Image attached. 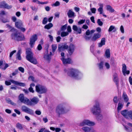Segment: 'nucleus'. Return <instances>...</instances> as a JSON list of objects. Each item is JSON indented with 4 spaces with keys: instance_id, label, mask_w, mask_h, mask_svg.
Here are the masks:
<instances>
[{
    "instance_id": "nucleus-1",
    "label": "nucleus",
    "mask_w": 132,
    "mask_h": 132,
    "mask_svg": "<svg viewBox=\"0 0 132 132\" xmlns=\"http://www.w3.org/2000/svg\"><path fill=\"white\" fill-rule=\"evenodd\" d=\"M75 49L76 46L74 44L70 43L68 46L66 43H64V45L59 47L58 51L59 52H62L65 50H67L68 53L71 56L73 54Z\"/></svg>"
},
{
    "instance_id": "nucleus-2",
    "label": "nucleus",
    "mask_w": 132,
    "mask_h": 132,
    "mask_svg": "<svg viewBox=\"0 0 132 132\" xmlns=\"http://www.w3.org/2000/svg\"><path fill=\"white\" fill-rule=\"evenodd\" d=\"M91 110L94 114L97 115L96 119L97 120H100L102 119V116L101 114V111L100 105L98 101H95V104L93 106Z\"/></svg>"
},
{
    "instance_id": "nucleus-3",
    "label": "nucleus",
    "mask_w": 132,
    "mask_h": 132,
    "mask_svg": "<svg viewBox=\"0 0 132 132\" xmlns=\"http://www.w3.org/2000/svg\"><path fill=\"white\" fill-rule=\"evenodd\" d=\"M10 31L12 32L14 31V32L12 33L11 35V37L12 39L19 41L24 40L25 39L24 36L22 37L20 33L14 28H12Z\"/></svg>"
},
{
    "instance_id": "nucleus-4",
    "label": "nucleus",
    "mask_w": 132,
    "mask_h": 132,
    "mask_svg": "<svg viewBox=\"0 0 132 132\" xmlns=\"http://www.w3.org/2000/svg\"><path fill=\"white\" fill-rule=\"evenodd\" d=\"M27 60L31 63L36 64L38 63V62L36 58L33 57L34 54L30 48H27L26 50Z\"/></svg>"
},
{
    "instance_id": "nucleus-5",
    "label": "nucleus",
    "mask_w": 132,
    "mask_h": 132,
    "mask_svg": "<svg viewBox=\"0 0 132 132\" xmlns=\"http://www.w3.org/2000/svg\"><path fill=\"white\" fill-rule=\"evenodd\" d=\"M64 71L67 73L68 76L75 79L78 78L80 73V71L78 70L73 68H69L67 70L65 69Z\"/></svg>"
},
{
    "instance_id": "nucleus-6",
    "label": "nucleus",
    "mask_w": 132,
    "mask_h": 132,
    "mask_svg": "<svg viewBox=\"0 0 132 132\" xmlns=\"http://www.w3.org/2000/svg\"><path fill=\"white\" fill-rule=\"evenodd\" d=\"M69 111V110L65 109L63 104H60L57 106L56 110V112L58 114V117H59L60 115L65 114L67 112Z\"/></svg>"
},
{
    "instance_id": "nucleus-7",
    "label": "nucleus",
    "mask_w": 132,
    "mask_h": 132,
    "mask_svg": "<svg viewBox=\"0 0 132 132\" xmlns=\"http://www.w3.org/2000/svg\"><path fill=\"white\" fill-rule=\"evenodd\" d=\"M35 90L39 94H42L46 93L47 89L44 86L40 84H38L35 86Z\"/></svg>"
},
{
    "instance_id": "nucleus-8",
    "label": "nucleus",
    "mask_w": 132,
    "mask_h": 132,
    "mask_svg": "<svg viewBox=\"0 0 132 132\" xmlns=\"http://www.w3.org/2000/svg\"><path fill=\"white\" fill-rule=\"evenodd\" d=\"M28 101L27 102V105H34L37 104L39 101V99L37 97H34L30 100L28 99Z\"/></svg>"
},
{
    "instance_id": "nucleus-9",
    "label": "nucleus",
    "mask_w": 132,
    "mask_h": 132,
    "mask_svg": "<svg viewBox=\"0 0 132 132\" xmlns=\"http://www.w3.org/2000/svg\"><path fill=\"white\" fill-rule=\"evenodd\" d=\"M38 39V36L36 34H34L32 36L30 39L29 45L31 48H32L35 43V42Z\"/></svg>"
},
{
    "instance_id": "nucleus-10",
    "label": "nucleus",
    "mask_w": 132,
    "mask_h": 132,
    "mask_svg": "<svg viewBox=\"0 0 132 132\" xmlns=\"http://www.w3.org/2000/svg\"><path fill=\"white\" fill-rule=\"evenodd\" d=\"M95 124V123L94 122L88 120H85L80 123L79 126H82L85 125H87L92 126H94Z\"/></svg>"
},
{
    "instance_id": "nucleus-11",
    "label": "nucleus",
    "mask_w": 132,
    "mask_h": 132,
    "mask_svg": "<svg viewBox=\"0 0 132 132\" xmlns=\"http://www.w3.org/2000/svg\"><path fill=\"white\" fill-rule=\"evenodd\" d=\"M22 110L27 113L31 115L34 114V111L31 109H30L25 105H23L21 108Z\"/></svg>"
},
{
    "instance_id": "nucleus-12",
    "label": "nucleus",
    "mask_w": 132,
    "mask_h": 132,
    "mask_svg": "<svg viewBox=\"0 0 132 132\" xmlns=\"http://www.w3.org/2000/svg\"><path fill=\"white\" fill-rule=\"evenodd\" d=\"M19 97V100L21 102L27 105V102L28 101V98L27 97H24L23 94H20Z\"/></svg>"
},
{
    "instance_id": "nucleus-13",
    "label": "nucleus",
    "mask_w": 132,
    "mask_h": 132,
    "mask_svg": "<svg viewBox=\"0 0 132 132\" xmlns=\"http://www.w3.org/2000/svg\"><path fill=\"white\" fill-rule=\"evenodd\" d=\"M61 60L64 64H70L73 63L72 59L69 57L67 59H65V57L62 58H61Z\"/></svg>"
},
{
    "instance_id": "nucleus-14",
    "label": "nucleus",
    "mask_w": 132,
    "mask_h": 132,
    "mask_svg": "<svg viewBox=\"0 0 132 132\" xmlns=\"http://www.w3.org/2000/svg\"><path fill=\"white\" fill-rule=\"evenodd\" d=\"M12 7L11 5L9 6L8 4L6 3L5 1L1 2L0 3V8H5L7 9H10Z\"/></svg>"
},
{
    "instance_id": "nucleus-15",
    "label": "nucleus",
    "mask_w": 132,
    "mask_h": 132,
    "mask_svg": "<svg viewBox=\"0 0 132 132\" xmlns=\"http://www.w3.org/2000/svg\"><path fill=\"white\" fill-rule=\"evenodd\" d=\"M101 36L100 33H95L91 38V40L92 41L95 42L97 39L100 38Z\"/></svg>"
},
{
    "instance_id": "nucleus-16",
    "label": "nucleus",
    "mask_w": 132,
    "mask_h": 132,
    "mask_svg": "<svg viewBox=\"0 0 132 132\" xmlns=\"http://www.w3.org/2000/svg\"><path fill=\"white\" fill-rule=\"evenodd\" d=\"M43 58L44 60L48 63H49L51 62L52 57L48 55V53L44 54Z\"/></svg>"
},
{
    "instance_id": "nucleus-17",
    "label": "nucleus",
    "mask_w": 132,
    "mask_h": 132,
    "mask_svg": "<svg viewBox=\"0 0 132 132\" xmlns=\"http://www.w3.org/2000/svg\"><path fill=\"white\" fill-rule=\"evenodd\" d=\"M113 81L116 84L117 87L119 86V79L118 78V75L117 73H115L113 75Z\"/></svg>"
},
{
    "instance_id": "nucleus-18",
    "label": "nucleus",
    "mask_w": 132,
    "mask_h": 132,
    "mask_svg": "<svg viewBox=\"0 0 132 132\" xmlns=\"http://www.w3.org/2000/svg\"><path fill=\"white\" fill-rule=\"evenodd\" d=\"M82 129L85 132H94L95 130L92 128H89L87 127H84Z\"/></svg>"
},
{
    "instance_id": "nucleus-19",
    "label": "nucleus",
    "mask_w": 132,
    "mask_h": 132,
    "mask_svg": "<svg viewBox=\"0 0 132 132\" xmlns=\"http://www.w3.org/2000/svg\"><path fill=\"white\" fill-rule=\"evenodd\" d=\"M10 81L12 83L15 85H18L22 87H24L26 85L24 83L19 82L13 79H11Z\"/></svg>"
},
{
    "instance_id": "nucleus-20",
    "label": "nucleus",
    "mask_w": 132,
    "mask_h": 132,
    "mask_svg": "<svg viewBox=\"0 0 132 132\" xmlns=\"http://www.w3.org/2000/svg\"><path fill=\"white\" fill-rule=\"evenodd\" d=\"M72 29L75 31H76L77 34H80L81 32V29L80 28H78L77 26L76 25H73L72 27Z\"/></svg>"
},
{
    "instance_id": "nucleus-21",
    "label": "nucleus",
    "mask_w": 132,
    "mask_h": 132,
    "mask_svg": "<svg viewBox=\"0 0 132 132\" xmlns=\"http://www.w3.org/2000/svg\"><path fill=\"white\" fill-rule=\"evenodd\" d=\"M122 96L125 102H127L128 101L129 99L127 94L125 92H123Z\"/></svg>"
},
{
    "instance_id": "nucleus-22",
    "label": "nucleus",
    "mask_w": 132,
    "mask_h": 132,
    "mask_svg": "<svg viewBox=\"0 0 132 132\" xmlns=\"http://www.w3.org/2000/svg\"><path fill=\"white\" fill-rule=\"evenodd\" d=\"M67 15L69 18H72L74 16L75 13L71 10H69L67 13Z\"/></svg>"
},
{
    "instance_id": "nucleus-23",
    "label": "nucleus",
    "mask_w": 132,
    "mask_h": 132,
    "mask_svg": "<svg viewBox=\"0 0 132 132\" xmlns=\"http://www.w3.org/2000/svg\"><path fill=\"white\" fill-rule=\"evenodd\" d=\"M99 6L100 7L98 9V11L100 12V14H102L103 11V4H100Z\"/></svg>"
},
{
    "instance_id": "nucleus-24",
    "label": "nucleus",
    "mask_w": 132,
    "mask_h": 132,
    "mask_svg": "<svg viewBox=\"0 0 132 132\" xmlns=\"http://www.w3.org/2000/svg\"><path fill=\"white\" fill-rule=\"evenodd\" d=\"M15 25L16 27L18 28L19 29L22 26L23 24L21 22L17 21L15 22Z\"/></svg>"
},
{
    "instance_id": "nucleus-25",
    "label": "nucleus",
    "mask_w": 132,
    "mask_h": 132,
    "mask_svg": "<svg viewBox=\"0 0 132 132\" xmlns=\"http://www.w3.org/2000/svg\"><path fill=\"white\" fill-rule=\"evenodd\" d=\"M106 9L107 11L111 12H113L115 10L110 5H108L106 6Z\"/></svg>"
},
{
    "instance_id": "nucleus-26",
    "label": "nucleus",
    "mask_w": 132,
    "mask_h": 132,
    "mask_svg": "<svg viewBox=\"0 0 132 132\" xmlns=\"http://www.w3.org/2000/svg\"><path fill=\"white\" fill-rule=\"evenodd\" d=\"M128 112L127 110H125L121 111V113L124 117H126L128 116Z\"/></svg>"
},
{
    "instance_id": "nucleus-27",
    "label": "nucleus",
    "mask_w": 132,
    "mask_h": 132,
    "mask_svg": "<svg viewBox=\"0 0 132 132\" xmlns=\"http://www.w3.org/2000/svg\"><path fill=\"white\" fill-rule=\"evenodd\" d=\"M105 38H102L101 40L100 43L98 44V47H101L103 45L105 44Z\"/></svg>"
},
{
    "instance_id": "nucleus-28",
    "label": "nucleus",
    "mask_w": 132,
    "mask_h": 132,
    "mask_svg": "<svg viewBox=\"0 0 132 132\" xmlns=\"http://www.w3.org/2000/svg\"><path fill=\"white\" fill-rule=\"evenodd\" d=\"M105 55L106 58H109L110 57V50L109 49H107L105 52Z\"/></svg>"
},
{
    "instance_id": "nucleus-29",
    "label": "nucleus",
    "mask_w": 132,
    "mask_h": 132,
    "mask_svg": "<svg viewBox=\"0 0 132 132\" xmlns=\"http://www.w3.org/2000/svg\"><path fill=\"white\" fill-rule=\"evenodd\" d=\"M53 25L52 23H50L45 25L44 27V28L45 29H49L53 27Z\"/></svg>"
},
{
    "instance_id": "nucleus-30",
    "label": "nucleus",
    "mask_w": 132,
    "mask_h": 132,
    "mask_svg": "<svg viewBox=\"0 0 132 132\" xmlns=\"http://www.w3.org/2000/svg\"><path fill=\"white\" fill-rule=\"evenodd\" d=\"M123 104L119 102L118 104V106L117 108L118 111L119 112L123 108Z\"/></svg>"
},
{
    "instance_id": "nucleus-31",
    "label": "nucleus",
    "mask_w": 132,
    "mask_h": 132,
    "mask_svg": "<svg viewBox=\"0 0 132 132\" xmlns=\"http://www.w3.org/2000/svg\"><path fill=\"white\" fill-rule=\"evenodd\" d=\"M113 30H114L113 32H115L116 30V29H115V27L114 26L112 25L111 26L108 30L109 32H111Z\"/></svg>"
},
{
    "instance_id": "nucleus-32",
    "label": "nucleus",
    "mask_w": 132,
    "mask_h": 132,
    "mask_svg": "<svg viewBox=\"0 0 132 132\" xmlns=\"http://www.w3.org/2000/svg\"><path fill=\"white\" fill-rule=\"evenodd\" d=\"M16 127L19 129L22 130L23 129V127L22 124L18 122L16 124Z\"/></svg>"
},
{
    "instance_id": "nucleus-33",
    "label": "nucleus",
    "mask_w": 132,
    "mask_h": 132,
    "mask_svg": "<svg viewBox=\"0 0 132 132\" xmlns=\"http://www.w3.org/2000/svg\"><path fill=\"white\" fill-rule=\"evenodd\" d=\"M98 67L100 70L102 69L103 68V62L102 61H101L100 63H99Z\"/></svg>"
},
{
    "instance_id": "nucleus-34",
    "label": "nucleus",
    "mask_w": 132,
    "mask_h": 132,
    "mask_svg": "<svg viewBox=\"0 0 132 132\" xmlns=\"http://www.w3.org/2000/svg\"><path fill=\"white\" fill-rule=\"evenodd\" d=\"M69 34V33L68 32H63L61 33V36L62 37H64L68 35Z\"/></svg>"
},
{
    "instance_id": "nucleus-35",
    "label": "nucleus",
    "mask_w": 132,
    "mask_h": 132,
    "mask_svg": "<svg viewBox=\"0 0 132 132\" xmlns=\"http://www.w3.org/2000/svg\"><path fill=\"white\" fill-rule=\"evenodd\" d=\"M122 73L124 72L125 71L127 70V67L125 64H122Z\"/></svg>"
},
{
    "instance_id": "nucleus-36",
    "label": "nucleus",
    "mask_w": 132,
    "mask_h": 132,
    "mask_svg": "<svg viewBox=\"0 0 132 132\" xmlns=\"http://www.w3.org/2000/svg\"><path fill=\"white\" fill-rule=\"evenodd\" d=\"M52 52L54 53L57 48V46L56 45L52 44Z\"/></svg>"
},
{
    "instance_id": "nucleus-37",
    "label": "nucleus",
    "mask_w": 132,
    "mask_h": 132,
    "mask_svg": "<svg viewBox=\"0 0 132 132\" xmlns=\"http://www.w3.org/2000/svg\"><path fill=\"white\" fill-rule=\"evenodd\" d=\"M60 3L58 1H56L54 3L52 4V6H57L60 5Z\"/></svg>"
},
{
    "instance_id": "nucleus-38",
    "label": "nucleus",
    "mask_w": 132,
    "mask_h": 132,
    "mask_svg": "<svg viewBox=\"0 0 132 132\" xmlns=\"http://www.w3.org/2000/svg\"><path fill=\"white\" fill-rule=\"evenodd\" d=\"M48 21V19L47 18L45 17L44 18L42 21V23L44 24H46Z\"/></svg>"
},
{
    "instance_id": "nucleus-39",
    "label": "nucleus",
    "mask_w": 132,
    "mask_h": 132,
    "mask_svg": "<svg viewBox=\"0 0 132 132\" xmlns=\"http://www.w3.org/2000/svg\"><path fill=\"white\" fill-rule=\"evenodd\" d=\"M125 128L127 132H131L132 131V129L129 127L125 126Z\"/></svg>"
},
{
    "instance_id": "nucleus-40",
    "label": "nucleus",
    "mask_w": 132,
    "mask_h": 132,
    "mask_svg": "<svg viewBox=\"0 0 132 132\" xmlns=\"http://www.w3.org/2000/svg\"><path fill=\"white\" fill-rule=\"evenodd\" d=\"M97 22L99 26H102L103 24V22L101 21V20L100 19L97 20Z\"/></svg>"
},
{
    "instance_id": "nucleus-41",
    "label": "nucleus",
    "mask_w": 132,
    "mask_h": 132,
    "mask_svg": "<svg viewBox=\"0 0 132 132\" xmlns=\"http://www.w3.org/2000/svg\"><path fill=\"white\" fill-rule=\"evenodd\" d=\"M28 79L29 80H31L33 81H35L34 77L32 76H29L28 77Z\"/></svg>"
},
{
    "instance_id": "nucleus-42",
    "label": "nucleus",
    "mask_w": 132,
    "mask_h": 132,
    "mask_svg": "<svg viewBox=\"0 0 132 132\" xmlns=\"http://www.w3.org/2000/svg\"><path fill=\"white\" fill-rule=\"evenodd\" d=\"M45 128H42L38 132H43V131L44 132H50V131L48 130H45Z\"/></svg>"
},
{
    "instance_id": "nucleus-43",
    "label": "nucleus",
    "mask_w": 132,
    "mask_h": 132,
    "mask_svg": "<svg viewBox=\"0 0 132 132\" xmlns=\"http://www.w3.org/2000/svg\"><path fill=\"white\" fill-rule=\"evenodd\" d=\"M67 24L63 26L61 28V29L62 30L64 31L67 28Z\"/></svg>"
},
{
    "instance_id": "nucleus-44",
    "label": "nucleus",
    "mask_w": 132,
    "mask_h": 132,
    "mask_svg": "<svg viewBox=\"0 0 132 132\" xmlns=\"http://www.w3.org/2000/svg\"><path fill=\"white\" fill-rule=\"evenodd\" d=\"M110 64L112 66H114L115 65V63L114 62V60L111 59V60Z\"/></svg>"
},
{
    "instance_id": "nucleus-45",
    "label": "nucleus",
    "mask_w": 132,
    "mask_h": 132,
    "mask_svg": "<svg viewBox=\"0 0 132 132\" xmlns=\"http://www.w3.org/2000/svg\"><path fill=\"white\" fill-rule=\"evenodd\" d=\"M3 66L2 65V68H1V69L3 70H5L9 67V65L7 63H5V66L4 67H3Z\"/></svg>"
},
{
    "instance_id": "nucleus-46",
    "label": "nucleus",
    "mask_w": 132,
    "mask_h": 132,
    "mask_svg": "<svg viewBox=\"0 0 132 132\" xmlns=\"http://www.w3.org/2000/svg\"><path fill=\"white\" fill-rule=\"evenodd\" d=\"M128 116L132 119V111H130L128 112Z\"/></svg>"
},
{
    "instance_id": "nucleus-47",
    "label": "nucleus",
    "mask_w": 132,
    "mask_h": 132,
    "mask_svg": "<svg viewBox=\"0 0 132 132\" xmlns=\"http://www.w3.org/2000/svg\"><path fill=\"white\" fill-rule=\"evenodd\" d=\"M113 101L115 103H117L118 102V100L117 99V97L116 96L114 97Z\"/></svg>"
},
{
    "instance_id": "nucleus-48",
    "label": "nucleus",
    "mask_w": 132,
    "mask_h": 132,
    "mask_svg": "<svg viewBox=\"0 0 132 132\" xmlns=\"http://www.w3.org/2000/svg\"><path fill=\"white\" fill-rule=\"evenodd\" d=\"M19 70L22 73H23L24 72V68L22 67H20L18 68Z\"/></svg>"
},
{
    "instance_id": "nucleus-49",
    "label": "nucleus",
    "mask_w": 132,
    "mask_h": 132,
    "mask_svg": "<svg viewBox=\"0 0 132 132\" xmlns=\"http://www.w3.org/2000/svg\"><path fill=\"white\" fill-rule=\"evenodd\" d=\"M85 20H81L78 21V24H81L84 23L85 21Z\"/></svg>"
},
{
    "instance_id": "nucleus-50",
    "label": "nucleus",
    "mask_w": 132,
    "mask_h": 132,
    "mask_svg": "<svg viewBox=\"0 0 132 132\" xmlns=\"http://www.w3.org/2000/svg\"><path fill=\"white\" fill-rule=\"evenodd\" d=\"M11 82L10 81H5V84L7 86L10 85L11 84Z\"/></svg>"
},
{
    "instance_id": "nucleus-51",
    "label": "nucleus",
    "mask_w": 132,
    "mask_h": 132,
    "mask_svg": "<svg viewBox=\"0 0 132 132\" xmlns=\"http://www.w3.org/2000/svg\"><path fill=\"white\" fill-rule=\"evenodd\" d=\"M92 12L93 13H95L96 11V9L95 8H93L90 9Z\"/></svg>"
},
{
    "instance_id": "nucleus-52",
    "label": "nucleus",
    "mask_w": 132,
    "mask_h": 132,
    "mask_svg": "<svg viewBox=\"0 0 132 132\" xmlns=\"http://www.w3.org/2000/svg\"><path fill=\"white\" fill-rule=\"evenodd\" d=\"M48 2L47 1L45 2H40V1L38 2V4H47L48 3Z\"/></svg>"
},
{
    "instance_id": "nucleus-53",
    "label": "nucleus",
    "mask_w": 132,
    "mask_h": 132,
    "mask_svg": "<svg viewBox=\"0 0 132 132\" xmlns=\"http://www.w3.org/2000/svg\"><path fill=\"white\" fill-rule=\"evenodd\" d=\"M18 72V70L17 69L15 71L13 72L12 73V75L13 76H14L15 75H16Z\"/></svg>"
},
{
    "instance_id": "nucleus-54",
    "label": "nucleus",
    "mask_w": 132,
    "mask_h": 132,
    "mask_svg": "<svg viewBox=\"0 0 132 132\" xmlns=\"http://www.w3.org/2000/svg\"><path fill=\"white\" fill-rule=\"evenodd\" d=\"M124 75H125V74L128 75L130 73V71L129 70H126L124 72L122 73Z\"/></svg>"
},
{
    "instance_id": "nucleus-55",
    "label": "nucleus",
    "mask_w": 132,
    "mask_h": 132,
    "mask_svg": "<svg viewBox=\"0 0 132 132\" xmlns=\"http://www.w3.org/2000/svg\"><path fill=\"white\" fill-rule=\"evenodd\" d=\"M28 90L30 92L33 93L34 92V91L33 90V88L32 87H30L29 88Z\"/></svg>"
},
{
    "instance_id": "nucleus-56",
    "label": "nucleus",
    "mask_w": 132,
    "mask_h": 132,
    "mask_svg": "<svg viewBox=\"0 0 132 132\" xmlns=\"http://www.w3.org/2000/svg\"><path fill=\"white\" fill-rule=\"evenodd\" d=\"M67 30L68 32H70L71 31V27L70 26H69L67 27Z\"/></svg>"
},
{
    "instance_id": "nucleus-57",
    "label": "nucleus",
    "mask_w": 132,
    "mask_h": 132,
    "mask_svg": "<svg viewBox=\"0 0 132 132\" xmlns=\"http://www.w3.org/2000/svg\"><path fill=\"white\" fill-rule=\"evenodd\" d=\"M37 49L39 50H41L42 48V47L40 44H39L37 47Z\"/></svg>"
},
{
    "instance_id": "nucleus-58",
    "label": "nucleus",
    "mask_w": 132,
    "mask_h": 132,
    "mask_svg": "<svg viewBox=\"0 0 132 132\" xmlns=\"http://www.w3.org/2000/svg\"><path fill=\"white\" fill-rule=\"evenodd\" d=\"M35 113L38 115H40L41 114V112L39 110H36L35 112Z\"/></svg>"
},
{
    "instance_id": "nucleus-59",
    "label": "nucleus",
    "mask_w": 132,
    "mask_h": 132,
    "mask_svg": "<svg viewBox=\"0 0 132 132\" xmlns=\"http://www.w3.org/2000/svg\"><path fill=\"white\" fill-rule=\"evenodd\" d=\"M16 52V50H14L12 51L10 53V57H11L13 55V54L15 53Z\"/></svg>"
},
{
    "instance_id": "nucleus-60",
    "label": "nucleus",
    "mask_w": 132,
    "mask_h": 132,
    "mask_svg": "<svg viewBox=\"0 0 132 132\" xmlns=\"http://www.w3.org/2000/svg\"><path fill=\"white\" fill-rule=\"evenodd\" d=\"M96 31H97L98 32V33H100L101 32V29L100 27H98L96 29Z\"/></svg>"
},
{
    "instance_id": "nucleus-61",
    "label": "nucleus",
    "mask_w": 132,
    "mask_h": 132,
    "mask_svg": "<svg viewBox=\"0 0 132 132\" xmlns=\"http://www.w3.org/2000/svg\"><path fill=\"white\" fill-rule=\"evenodd\" d=\"M120 30L122 33H124V28L122 26H121L120 27Z\"/></svg>"
},
{
    "instance_id": "nucleus-62",
    "label": "nucleus",
    "mask_w": 132,
    "mask_h": 132,
    "mask_svg": "<svg viewBox=\"0 0 132 132\" xmlns=\"http://www.w3.org/2000/svg\"><path fill=\"white\" fill-rule=\"evenodd\" d=\"M105 66L107 69H109L110 66L109 64L107 62L105 63Z\"/></svg>"
},
{
    "instance_id": "nucleus-63",
    "label": "nucleus",
    "mask_w": 132,
    "mask_h": 132,
    "mask_svg": "<svg viewBox=\"0 0 132 132\" xmlns=\"http://www.w3.org/2000/svg\"><path fill=\"white\" fill-rule=\"evenodd\" d=\"M61 39V37L60 36H58L56 38V40L57 42L58 43L60 41V40Z\"/></svg>"
},
{
    "instance_id": "nucleus-64",
    "label": "nucleus",
    "mask_w": 132,
    "mask_h": 132,
    "mask_svg": "<svg viewBox=\"0 0 132 132\" xmlns=\"http://www.w3.org/2000/svg\"><path fill=\"white\" fill-rule=\"evenodd\" d=\"M129 81L130 84L132 85V78L131 76H130L129 78Z\"/></svg>"
}]
</instances>
